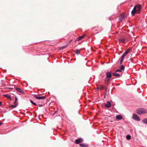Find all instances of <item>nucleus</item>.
I'll return each instance as SVG.
<instances>
[{
	"label": "nucleus",
	"mask_w": 147,
	"mask_h": 147,
	"mask_svg": "<svg viewBox=\"0 0 147 147\" xmlns=\"http://www.w3.org/2000/svg\"><path fill=\"white\" fill-rule=\"evenodd\" d=\"M126 55H125L124 53L123 54L122 56L119 59V61L117 62V63L118 64H121L122 63V61H123L124 57Z\"/></svg>",
	"instance_id": "7ed1b4c3"
},
{
	"label": "nucleus",
	"mask_w": 147,
	"mask_h": 147,
	"mask_svg": "<svg viewBox=\"0 0 147 147\" xmlns=\"http://www.w3.org/2000/svg\"><path fill=\"white\" fill-rule=\"evenodd\" d=\"M83 141V139L81 138H79L75 140V143L76 144H79Z\"/></svg>",
	"instance_id": "423d86ee"
},
{
	"label": "nucleus",
	"mask_w": 147,
	"mask_h": 147,
	"mask_svg": "<svg viewBox=\"0 0 147 147\" xmlns=\"http://www.w3.org/2000/svg\"><path fill=\"white\" fill-rule=\"evenodd\" d=\"M34 96L36 99H45L46 98V97L45 96H43L42 97H39L38 96V95H34Z\"/></svg>",
	"instance_id": "0eeeda50"
},
{
	"label": "nucleus",
	"mask_w": 147,
	"mask_h": 147,
	"mask_svg": "<svg viewBox=\"0 0 147 147\" xmlns=\"http://www.w3.org/2000/svg\"><path fill=\"white\" fill-rule=\"evenodd\" d=\"M17 100H18V98H17V97H15V101H16V102H17Z\"/></svg>",
	"instance_id": "cd10ccee"
},
{
	"label": "nucleus",
	"mask_w": 147,
	"mask_h": 147,
	"mask_svg": "<svg viewBox=\"0 0 147 147\" xmlns=\"http://www.w3.org/2000/svg\"><path fill=\"white\" fill-rule=\"evenodd\" d=\"M96 89H97V90H99V89H100V88H99V87H98L97 88H96Z\"/></svg>",
	"instance_id": "7c9ffc66"
},
{
	"label": "nucleus",
	"mask_w": 147,
	"mask_h": 147,
	"mask_svg": "<svg viewBox=\"0 0 147 147\" xmlns=\"http://www.w3.org/2000/svg\"><path fill=\"white\" fill-rule=\"evenodd\" d=\"M142 8V5L140 4H137L135 5L131 12L132 15L134 16L136 13H139Z\"/></svg>",
	"instance_id": "f257e3e1"
},
{
	"label": "nucleus",
	"mask_w": 147,
	"mask_h": 147,
	"mask_svg": "<svg viewBox=\"0 0 147 147\" xmlns=\"http://www.w3.org/2000/svg\"><path fill=\"white\" fill-rule=\"evenodd\" d=\"M109 78H106L105 81L107 82L108 83L109 82V80H110V79H109Z\"/></svg>",
	"instance_id": "4be33fe9"
},
{
	"label": "nucleus",
	"mask_w": 147,
	"mask_h": 147,
	"mask_svg": "<svg viewBox=\"0 0 147 147\" xmlns=\"http://www.w3.org/2000/svg\"><path fill=\"white\" fill-rule=\"evenodd\" d=\"M65 48V47H61V49H64V48Z\"/></svg>",
	"instance_id": "c85d7f7f"
},
{
	"label": "nucleus",
	"mask_w": 147,
	"mask_h": 147,
	"mask_svg": "<svg viewBox=\"0 0 147 147\" xmlns=\"http://www.w3.org/2000/svg\"><path fill=\"white\" fill-rule=\"evenodd\" d=\"M80 40V38L79 37H78L77 39L76 40H76H77V41H79V40Z\"/></svg>",
	"instance_id": "bb28decb"
},
{
	"label": "nucleus",
	"mask_w": 147,
	"mask_h": 147,
	"mask_svg": "<svg viewBox=\"0 0 147 147\" xmlns=\"http://www.w3.org/2000/svg\"><path fill=\"white\" fill-rule=\"evenodd\" d=\"M115 72H119V73H120V74H122V71L121 69H117L116 70Z\"/></svg>",
	"instance_id": "dca6fc26"
},
{
	"label": "nucleus",
	"mask_w": 147,
	"mask_h": 147,
	"mask_svg": "<svg viewBox=\"0 0 147 147\" xmlns=\"http://www.w3.org/2000/svg\"><path fill=\"white\" fill-rule=\"evenodd\" d=\"M16 102V101H15L14 102V104H15Z\"/></svg>",
	"instance_id": "72a5a7b5"
},
{
	"label": "nucleus",
	"mask_w": 147,
	"mask_h": 147,
	"mask_svg": "<svg viewBox=\"0 0 147 147\" xmlns=\"http://www.w3.org/2000/svg\"><path fill=\"white\" fill-rule=\"evenodd\" d=\"M72 41V40H69V42H69V43H70V42H71Z\"/></svg>",
	"instance_id": "c756f323"
},
{
	"label": "nucleus",
	"mask_w": 147,
	"mask_h": 147,
	"mask_svg": "<svg viewBox=\"0 0 147 147\" xmlns=\"http://www.w3.org/2000/svg\"><path fill=\"white\" fill-rule=\"evenodd\" d=\"M99 88L100 90H102L103 89L104 87L103 85H100L99 86Z\"/></svg>",
	"instance_id": "aec40b11"
},
{
	"label": "nucleus",
	"mask_w": 147,
	"mask_h": 147,
	"mask_svg": "<svg viewBox=\"0 0 147 147\" xmlns=\"http://www.w3.org/2000/svg\"><path fill=\"white\" fill-rule=\"evenodd\" d=\"M80 146L82 147H86V145L84 144H80Z\"/></svg>",
	"instance_id": "6ab92c4d"
},
{
	"label": "nucleus",
	"mask_w": 147,
	"mask_h": 147,
	"mask_svg": "<svg viewBox=\"0 0 147 147\" xmlns=\"http://www.w3.org/2000/svg\"><path fill=\"white\" fill-rule=\"evenodd\" d=\"M143 121L144 123H147V119H145L144 120H143Z\"/></svg>",
	"instance_id": "a878e982"
},
{
	"label": "nucleus",
	"mask_w": 147,
	"mask_h": 147,
	"mask_svg": "<svg viewBox=\"0 0 147 147\" xmlns=\"http://www.w3.org/2000/svg\"><path fill=\"white\" fill-rule=\"evenodd\" d=\"M124 14L123 13L121 14L120 16H119V18L120 20V21L119 22H120L122 21L125 18Z\"/></svg>",
	"instance_id": "6e6552de"
},
{
	"label": "nucleus",
	"mask_w": 147,
	"mask_h": 147,
	"mask_svg": "<svg viewBox=\"0 0 147 147\" xmlns=\"http://www.w3.org/2000/svg\"><path fill=\"white\" fill-rule=\"evenodd\" d=\"M3 96L7 97L8 99L11 100V96L9 95L8 94H5L3 95Z\"/></svg>",
	"instance_id": "2eb2a0df"
},
{
	"label": "nucleus",
	"mask_w": 147,
	"mask_h": 147,
	"mask_svg": "<svg viewBox=\"0 0 147 147\" xmlns=\"http://www.w3.org/2000/svg\"><path fill=\"white\" fill-rule=\"evenodd\" d=\"M16 89L18 92L20 93H22L24 92L20 88L16 87Z\"/></svg>",
	"instance_id": "9d476101"
},
{
	"label": "nucleus",
	"mask_w": 147,
	"mask_h": 147,
	"mask_svg": "<svg viewBox=\"0 0 147 147\" xmlns=\"http://www.w3.org/2000/svg\"><path fill=\"white\" fill-rule=\"evenodd\" d=\"M131 48H129L127 49L126 51L124 53V54L125 55H126L128 54L129 53V52L131 50Z\"/></svg>",
	"instance_id": "ddd939ff"
},
{
	"label": "nucleus",
	"mask_w": 147,
	"mask_h": 147,
	"mask_svg": "<svg viewBox=\"0 0 147 147\" xmlns=\"http://www.w3.org/2000/svg\"><path fill=\"white\" fill-rule=\"evenodd\" d=\"M132 118L133 119L137 120L138 121H140V119L139 117L138 116L137 114L135 113L133 114Z\"/></svg>",
	"instance_id": "39448f33"
},
{
	"label": "nucleus",
	"mask_w": 147,
	"mask_h": 147,
	"mask_svg": "<svg viewBox=\"0 0 147 147\" xmlns=\"http://www.w3.org/2000/svg\"><path fill=\"white\" fill-rule=\"evenodd\" d=\"M85 36H86L85 35H84L81 36L79 37H80V40H81V39H83V38H84Z\"/></svg>",
	"instance_id": "412c9836"
},
{
	"label": "nucleus",
	"mask_w": 147,
	"mask_h": 147,
	"mask_svg": "<svg viewBox=\"0 0 147 147\" xmlns=\"http://www.w3.org/2000/svg\"><path fill=\"white\" fill-rule=\"evenodd\" d=\"M80 50H79L78 49H76V53L77 54H79L80 53Z\"/></svg>",
	"instance_id": "a211bd4d"
},
{
	"label": "nucleus",
	"mask_w": 147,
	"mask_h": 147,
	"mask_svg": "<svg viewBox=\"0 0 147 147\" xmlns=\"http://www.w3.org/2000/svg\"><path fill=\"white\" fill-rule=\"evenodd\" d=\"M106 76L108 78H110L111 77V74L109 72H107L106 73Z\"/></svg>",
	"instance_id": "9b49d317"
},
{
	"label": "nucleus",
	"mask_w": 147,
	"mask_h": 147,
	"mask_svg": "<svg viewBox=\"0 0 147 147\" xmlns=\"http://www.w3.org/2000/svg\"><path fill=\"white\" fill-rule=\"evenodd\" d=\"M126 139L128 140H129L131 138V136L129 135H127L126 137Z\"/></svg>",
	"instance_id": "f3484780"
},
{
	"label": "nucleus",
	"mask_w": 147,
	"mask_h": 147,
	"mask_svg": "<svg viewBox=\"0 0 147 147\" xmlns=\"http://www.w3.org/2000/svg\"><path fill=\"white\" fill-rule=\"evenodd\" d=\"M113 75L114 76L117 77H119L122 75L121 74H118L115 72L113 73Z\"/></svg>",
	"instance_id": "1a4fd4ad"
},
{
	"label": "nucleus",
	"mask_w": 147,
	"mask_h": 147,
	"mask_svg": "<svg viewBox=\"0 0 147 147\" xmlns=\"http://www.w3.org/2000/svg\"><path fill=\"white\" fill-rule=\"evenodd\" d=\"M2 105V103L0 101V106H1Z\"/></svg>",
	"instance_id": "473e14b6"
},
{
	"label": "nucleus",
	"mask_w": 147,
	"mask_h": 147,
	"mask_svg": "<svg viewBox=\"0 0 147 147\" xmlns=\"http://www.w3.org/2000/svg\"><path fill=\"white\" fill-rule=\"evenodd\" d=\"M102 105L105 107H107L108 108H109L111 106V104L109 101H108L107 102V103H103Z\"/></svg>",
	"instance_id": "20e7f679"
},
{
	"label": "nucleus",
	"mask_w": 147,
	"mask_h": 147,
	"mask_svg": "<svg viewBox=\"0 0 147 147\" xmlns=\"http://www.w3.org/2000/svg\"><path fill=\"white\" fill-rule=\"evenodd\" d=\"M57 112V111H55L54 113L53 114V115H55V114Z\"/></svg>",
	"instance_id": "2f4dec72"
},
{
	"label": "nucleus",
	"mask_w": 147,
	"mask_h": 147,
	"mask_svg": "<svg viewBox=\"0 0 147 147\" xmlns=\"http://www.w3.org/2000/svg\"><path fill=\"white\" fill-rule=\"evenodd\" d=\"M137 113L139 115H141L144 113H147V110L144 108L139 109L137 110Z\"/></svg>",
	"instance_id": "f03ea898"
},
{
	"label": "nucleus",
	"mask_w": 147,
	"mask_h": 147,
	"mask_svg": "<svg viewBox=\"0 0 147 147\" xmlns=\"http://www.w3.org/2000/svg\"><path fill=\"white\" fill-rule=\"evenodd\" d=\"M30 102H31L32 104H33V105H36V103H35L34 102H33L32 100H30Z\"/></svg>",
	"instance_id": "393cba45"
},
{
	"label": "nucleus",
	"mask_w": 147,
	"mask_h": 147,
	"mask_svg": "<svg viewBox=\"0 0 147 147\" xmlns=\"http://www.w3.org/2000/svg\"><path fill=\"white\" fill-rule=\"evenodd\" d=\"M125 69V67L123 66V65L121 66L120 69L121 70H124Z\"/></svg>",
	"instance_id": "5701e85b"
},
{
	"label": "nucleus",
	"mask_w": 147,
	"mask_h": 147,
	"mask_svg": "<svg viewBox=\"0 0 147 147\" xmlns=\"http://www.w3.org/2000/svg\"><path fill=\"white\" fill-rule=\"evenodd\" d=\"M2 123H0V125L2 124Z\"/></svg>",
	"instance_id": "f704fd0d"
},
{
	"label": "nucleus",
	"mask_w": 147,
	"mask_h": 147,
	"mask_svg": "<svg viewBox=\"0 0 147 147\" xmlns=\"http://www.w3.org/2000/svg\"><path fill=\"white\" fill-rule=\"evenodd\" d=\"M17 105H12L11 106V107L12 108H14L16 107V106H17Z\"/></svg>",
	"instance_id": "b1692460"
},
{
	"label": "nucleus",
	"mask_w": 147,
	"mask_h": 147,
	"mask_svg": "<svg viewBox=\"0 0 147 147\" xmlns=\"http://www.w3.org/2000/svg\"><path fill=\"white\" fill-rule=\"evenodd\" d=\"M125 40L124 38H122L121 39H119V41L120 43L124 42H125Z\"/></svg>",
	"instance_id": "4468645a"
},
{
	"label": "nucleus",
	"mask_w": 147,
	"mask_h": 147,
	"mask_svg": "<svg viewBox=\"0 0 147 147\" xmlns=\"http://www.w3.org/2000/svg\"><path fill=\"white\" fill-rule=\"evenodd\" d=\"M116 118L117 120H120L122 119L123 117L121 115H119L117 116L116 117Z\"/></svg>",
	"instance_id": "f8f14e48"
}]
</instances>
